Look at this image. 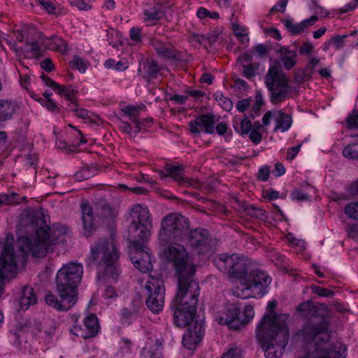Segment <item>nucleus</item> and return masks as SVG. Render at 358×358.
I'll return each instance as SVG.
<instances>
[{"instance_id": "393cba45", "label": "nucleus", "mask_w": 358, "mask_h": 358, "mask_svg": "<svg viewBox=\"0 0 358 358\" xmlns=\"http://www.w3.org/2000/svg\"><path fill=\"white\" fill-rule=\"evenodd\" d=\"M85 328V338L94 337L99 332V324L97 317L94 314L89 315L84 320Z\"/></svg>"}, {"instance_id": "6e6552de", "label": "nucleus", "mask_w": 358, "mask_h": 358, "mask_svg": "<svg viewBox=\"0 0 358 358\" xmlns=\"http://www.w3.org/2000/svg\"><path fill=\"white\" fill-rule=\"evenodd\" d=\"M189 229V222L181 214L171 213L162 218L158 238L161 245H169L164 250L167 259L169 250L174 248L176 250L180 246L186 250L184 246L179 243L186 238Z\"/></svg>"}, {"instance_id": "0eeeda50", "label": "nucleus", "mask_w": 358, "mask_h": 358, "mask_svg": "<svg viewBox=\"0 0 358 358\" xmlns=\"http://www.w3.org/2000/svg\"><path fill=\"white\" fill-rule=\"evenodd\" d=\"M120 253L113 238H102L91 248L89 257L99 266V278L116 282L120 275L118 261Z\"/></svg>"}, {"instance_id": "5fc2aeb1", "label": "nucleus", "mask_w": 358, "mask_h": 358, "mask_svg": "<svg viewBox=\"0 0 358 358\" xmlns=\"http://www.w3.org/2000/svg\"><path fill=\"white\" fill-rule=\"evenodd\" d=\"M41 78L43 80L47 86L52 87L55 91H56L58 87H59V84L50 79L47 75L44 73L41 76Z\"/></svg>"}, {"instance_id": "f8f14e48", "label": "nucleus", "mask_w": 358, "mask_h": 358, "mask_svg": "<svg viewBox=\"0 0 358 358\" xmlns=\"http://www.w3.org/2000/svg\"><path fill=\"white\" fill-rule=\"evenodd\" d=\"M130 218L131 221L128 229V238L148 240L152 228L148 208L140 204L134 205L130 212Z\"/></svg>"}, {"instance_id": "79ce46f5", "label": "nucleus", "mask_w": 358, "mask_h": 358, "mask_svg": "<svg viewBox=\"0 0 358 358\" xmlns=\"http://www.w3.org/2000/svg\"><path fill=\"white\" fill-rule=\"evenodd\" d=\"M56 92L59 94H64L66 97L67 100L70 101L72 103H75L76 99L73 98V90H71L69 87L59 85V87L57 89Z\"/></svg>"}, {"instance_id": "09e8293b", "label": "nucleus", "mask_w": 358, "mask_h": 358, "mask_svg": "<svg viewBox=\"0 0 358 358\" xmlns=\"http://www.w3.org/2000/svg\"><path fill=\"white\" fill-rule=\"evenodd\" d=\"M240 128L242 134H248L252 130V123L248 117L242 120Z\"/></svg>"}, {"instance_id": "5701e85b", "label": "nucleus", "mask_w": 358, "mask_h": 358, "mask_svg": "<svg viewBox=\"0 0 358 358\" xmlns=\"http://www.w3.org/2000/svg\"><path fill=\"white\" fill-rule=\"evenodd\" d=\"M37 303V297L34 293V288L29 286H24L22 289L20 297V305L22 309L27 310L30 306Z\"/></svg>"}, {"instance_id": "603ef678", "label": "nucleus", "mask_w": 358, "mask_h": 358, "mask_svg": "<svg viewBox=\"0 0 358 358\" xmlns=\"http://www.w3.org/2000/svg\"><path fill=\"white\" fill-rule=\"evenodd\" d=\"M50 14L55 13V6L50 0H37Z\"/></svg>"}, {"instance_id": "4468645a", "label": "nucleus", "mask_w": 358, "mask_h": 358, "mask_svg": "<svg viewBox=\"0 0 358 358\" xmlns=\"http://www.w3.org/2000/svg\"><path fill=\"white\" fill-rule=\"evenodd\" d=\"M129 242V254L131 261L134 266L143 273H145L152 268L151 257L145 250L144 241L139 238H127Z\"/></svg>"}, {"instance_id": "9d476101", "label": "nucleus", "mask_w": 358, "mask_h": 358, "mask_svg": "<svg viewBox=\"0 0 358 358\" xmlns=\"http://www.w3.org/2000/svg\"><path fill=\"white\" fill-rule=\"evenodd\" d=\"M264 83L271 93L270 101L273 104L297 95L295 87L289 84L286 74L277 66H271L268 69Z\"/></svg>"}, {"instance_id": "e433bc0d", "label": "nucleus", "mask_w": 358, "mask_h": 358, "mask_svg": "<svg viewBox=\"0 0 358 358\" xmlns=\"http://www.w3.org/2000/svg\"><path fill=\"white\" fill-rule=\"evenodd\" d=\"M345 213L350 217L358 220V201L347 204L345 207Z\"/></svg>"}, {"instance_id": "20e7f679", "label": "nucleus", "mask_w": 358, "mask_h": 358, "mask_svg": "<svg viewBox=\"0 0 358 358\" xmlns=\"http://www.w3.org/2000/svg\"><path fill=\"white\" fill-rule=\"evenodd\" d=\"M83 274V268L80 264L69 262L64 265L58 271L55 279L58 296L48 293L45 296L46 304L60 311L72 308L78 301V285Z\"/></svg>"}, {"instance_id": "ea45409f", "label": "nucleus", "mask_w": 358, "mask_h": 358, "mask_svg": "<svg viewBox=\"0 0 358 358\" xmlns=\"http://www.w3.org/2000/svg\"><path fill=\"white\" fill-rule=\"evenodd\" d=\"M343 154L345 157L357 159H358V145H350L346 146L343 151Z\"/></svg>"}, {"instance_id": "dca6fc26", "label": "nucleus", "mask_w": 358, "mask_h": 358, "mask_svg": "<svg viewBox=\"0 0 358 358\" xmlns=\"http://www.w3.org/2000/svg\"><path fill=\"white\" fill-rule=\"evenodd\" d=\"M145 289L147 291L148 298L146 305L153 313H158L162 310L164 303L165 288L164 282L158 279L148 281Z\"/></svg>"}, {"instance_id": "7c9ffc66", "label": "nucleus", "mask_w": 358, "mask_h": 358, "mask_svg": "<svg viewBox=\"0 0 358 358\" xmlns=\"http://www.w3.org/2000/svg\"><path fill=\"white\" fill-rule=\"evenodd\" d=\"M242 208L248 215L258 218L259 220H264L266 218L265 210L256 208L252 205L243 203L242 204Z\"/></svg>"}, {"instance_id": "b1692460", "label": "nucleus", "mask_w": 358, "mask_h": 358, "mask_svg": "<svg viewBox=\"0 0 358 358\" xmlns=\"http://www.w3.org/2000/svg\"><path fill=\"white\" fill-rule=\"evenodd\" d=\"M41 40L48 49L59 52L62 54H65L68 51L66 42L61 38L54 36L49 38L43 36Z\"/></svg>"}, {"instance_id": "8fccbe9b", "label": "nucleus", "mask_w": 358, "mask_h": 358, "mask_svg": "<svg viewBox=\"0 0 358 358\" xmlns=\"http://www.w3.org/2000/svg\"><path fill=\"white\" fill-rule=\"evenodd\" d=\"M347 37L346 35L343 36H335L332 37L330 41H329V44H333L336 47L337 49H340L343 46V40Z\"/></svg>"}, {"instance_id": "6e6d98bb", "label": "nucleus", "mask_w": 358, "mask_h": 358, "mask_svg": "<svg viewBox=\"0 0 358 358\" xmlns=\"http://www.w3.org/2000/svg\"><path fill=\"white\" fill-rule=\"evenodd\" d=\"M317 20V15H313L309 19L303 20L299 23L302 31L307 27L313 25Z\"/></svg>"}, {"instance_id": "423d86ee", "label": "nucleus", "mask_w": 358, "mask_h": 358, "mask_svg": "<svg viewBox=\"0 0 358 358\" xmlns=\"http://www.w3.org/2000/svg\"><path fill=\"white\" fill-rule=\"evenodd\" d=\"M288 318L287 315L275 318L267 315L259 323L256 335L266 358H278L282 355L289 341Z\"/></svg>"}, {"instance_id": "a878e982", "label": "nucleus", "mask_w": 358, "mask_h": 358, "mask_svg": "<svg viewBox=\"0 0 358 358\" xmlns=\"http://www.w3.org/2000/svg\"><path fill=\"white\" fill-rule=\"evenodd\" d=\"M275 114L276 124L274 131H277L278 130H280L282 132H284L288 130L292 125V116L282 110H277Z\"/></svg>"}, {"instance_id": "e2e57ef3", "label": "nucleus", "mask_w": 358, "mask_h": 358, "mask_svg": "<svg viewBox=\"0 0 358 358\" xmlns=\"http://www.w3.org/2000/svg\"><path fill=\"white\" fill-rule=\"evenodd\" d=\"M262 134L256 129H252L250 133V139L255 144L259 143L262 140Z\"/></svg>"}, {"instance_id": "aec40b11", "label": "nucleus", "mask_w": 358, "mask_h": 358, "mask_svg": "<svg viewBox=\"0 0 358 358\" xmlns=\"http://www.w3.org/2000/svg\"><path fill=\"white\" fill-rule=\"evenodd\" d=\"M188 126L192 134H199L201 127L206 133L212 134L214 132L215 128L214 115L210 113L199 115L194 120L190 121Z\"/></svg>"}, {"instance_id": "69168bd1", "label": "nucleus", "mask_w": 358, "mask_h": 358, "mask_svg": "<svg viewBox=\"0 0 358 358\" xmlns=\"http://www.w3.org/2000/svg\"><path fill=\"white\" fill-rule=\"evenodd\" d=\"M313 50V45L310 42H305L299 49L301 55L310 54Z\"/></svg>"}, {"instance_id": "c85d7f7f", "label": "nucleus", "mask_w": 358, "mask_h": 358, "mask_svg": "<svg viewBox=\"0 0 358 358\" xmlns=\"http://www.w3.org/2000/svg\"><path fill=\"white\" fill-rule=\"evenodd\" d=\"M313 70L309 66H306L303 69H298L294 75V80L296 84H301L312 77Z\"/></svg>"}, {"instance_id": "2eb2a0df", "label": "nucleus", "mask_w": 358, "mask_h": 358, "mask_svg": "<svg viewBox=\"0 0 358 358\" xmlns=\"http://www.w3.org/2000/svg\"><path fill=\"white\" fill-rule=\"evenodd\" d=\"M10 244L3 245L0 255V300L5 289V280L16 276L18 266L14 259Z\"/></svg>"}, {"instance_id": "4be33fe9", "label": "nucleus", "mask_w": 358, "mask_h": 358, "mask_svg": "<svg viewBox=\"0 0 358 358\" xmlns=\"http://www.w3.org/2000/svg\"><path fill=\"white\" fill-rule=\"evenodd\" d=\"M276 53L279 55V59L282 63L285 69L289 71L296 64L297 53L296 50H289L287 47H280L276 50Z\"/></svg>"}, {"instance_id": "7ed1b4c3", "label": "nucleus", "mask_w": 358, "mask_h": 358, "mask_svg": "<svg viewBox=\"0 0 358 358\" xmlns=\"http://www.w3.org/2000/svg\"><path fill=\"white\" fill-rule=\"evenodd\" d=\"M168 260L173 262L178 277V292L172 304L196 308L199 286L194 278L195 266L187 250L180 246L176 250H169Z\"/></svg>"}, {"instance_id": "49530a36", "label": "nucleus", "mask_w": 358, "mask_h": 358, "mask_svg": "<svg viewBox=\"0 0 358 358\" xmlns=\"http://www.w3.org/2000/svg\"><path fill=\"white\" fill-rule=\"evenodd\" d=\"M242 351L238 348H231L223 355L222 358H241Z\"/></svg>"}, {"instance_id": "052dcab7", "label": "nucleus", "mask_w": 358, "mask_h": 358, "mask_svg": "<svg viewBox=\"0 0 358 358\" xmlns=\"http://www.w3.org/2000/svg\"><path fill=\"white\" fill-rule=\"evenodd\" d=\"M276 306H277V303L276 301H270L268 304V306H267V312L264 314V317L262 318H264L266 315H269V316L271 317V318H275L278 316H279V315H274L273 314V310L274 309L276 308ZM281 314H280V315Z\"/></svg>"}, {"instance_id": "72a5a7b5", "label": "nucleus", "mask_w": 358, "mask_h": 358, "mask_svg": "<svg viewBox=\"0 0 358 358\" xmlns=\"http://www.w3.org/2000/svg\"><path fill=\"white\" fill-rule=\"evenodd\" d=\"M25 43L27 46L30 47V51L32 53V57L38 59L43 55V51L38 45L37 38H27Z\"/></svg>"}, {"instance_id": "f3484780", "label": "nucleus", "mask_w": 358, "mask_h": 358, "mask_svg": "<svg viewBox=\"0 0 358 358\" xmlns=\"http://www.w3.org/2000/svg\"><path fill=\"white\" fill-rule=\"evenodd\" d=\"M189 245L199 254L211 252L213 250V241L209 231L197 228L188 231L187 237Z\"/></svg>"}, {"instance_id": "13d9d810", "label": "nucleus", "mask_w": 358, "mask_h": 358, "mask_svg": "<svg viewBox=\"0 0 358 358\" xmlns=\"http://www.w3.org/2000/svg\"><path fill=\"white\" fill-rule=\"evenodd\" d=\"M270 175V170L268 166H264L259 170L257 178L262 181H266Z\"/></svg>"}, {"instance_id": "4d7b16f0", "label": "nucleus", "mask_w": 358, "mask_h": 358, "mask_svg": "<svg viewBox=\"0 0 358 358\" xmlns=\"http://www.w3.org/2000/svg\"><path fill=\"white\" fill-rule=\"evenodd\" d=\"M250 99H244L238 101L236 105L237 109L240 112H245L250 105Z\"/></svg>"}, {"instance_id": "680f3d73", "label": "nucleus", "mask_w": 358, "mask_h": 358, "mask_svg": "<svg viewBox=\"0 0 358 358\" xmlns=\"http://www.w3.org/2000/svg\"><path fill=\"white\" fill-rule=\"evenodd\" d=\"M224 110L226 111H230L233 108V102L231 100L227 97H224V99L219 103Z\"/></svg>"}, {"instance_id": "9b49d317", "label": "nucleus", "mask_w": 358, "mask_h": 358, "mask_svg": "<svg viewBox=\"0 0 358 358\" xmlns=\"http://www.w3.org/2000/svg\"><path fill=\"white\" fill-rule=\"evenodd\" d=\"M95 215L92 207L88 203L81 205L82 219L84 228L89 229L90 232L98 224L112 229L115 222L117 213L112 207L104 200L99 199L95 203Z\"/></svg>"}, {"instance_id": "a18cd8bd", "label": "nucleus", "mask_w": 358, "mask_h": 358, "mask_svg": "<svg viewBox=\"0 0 358 358\" xmlns=\"http://www.w3.org/2000/svg\"><path fill=\"white\" fill-rule=\"evenodd\" d=\"M72 6L77 7L79 10H89L91 9V5L87 3L85 0H69Z\"/></svg>"}, {"instance_id": "864d4df0", "label": "nucleus", "mask_w": 358, "mask_h": 358, "mask_svg": "<svg viewBox=\"0 0 358 358\" xmlns=\"http://www.w3.org/2000/svg\"><path fill=\"white\" fill-rule=\"evenodd\" d=\"M129 36L131 39L136 42L138 43L141 41V29L138 27H133L129 31Z\"/></svg>"}, {"instance_id": "c9c22d12", "label": "nucleus", "mask_w": 358, "mask_h": 358, "mask_svg": "<svg viewBox=\"0 0 358 358\" xmlns=\"http://www.w3.org/2000/svg\"><path fill=\"white\" fill-rule=\"evenodd\" d=\"M271 50V43L258 44L254 47L253 52H256L259 57H266L270 52Z\"/></svg>"}, {"instance_id": "774afa93", "label": "nucleus", "mask_w": 358, "mask_h": 358, "mask_svg": "<svg viewBox=\"0 0 358 358\" xmlns=\"http://www.w3.org/2000/svg\"><path fill=\"white\" fill-rule=\"evenodd\" d=\"M347 123L350 127L358 128V113L350 116L347 120Z\"/></svg>"}, {"instance_id": "39448f33", "label": "nucleus", "mask_w": 358, "mask_h": 358, "mask_svg": "<svg viewBox=\"0 0 358 358\" xmlns=\"http://www.w3.org/2000/svg\"><path fill=\"white\" fill-rule=\"evenodd\" d=\"M83 274V268L80 264L69 262L64 265L58 271L55 279L58 296L48 293L45 296L46 304L60 311L72 308L78 301V285Z\"/></svg>"}, {"instance_id": "3c124183", "label": "nucleus", "mask_w": 358, "mask_h": 358, "mask_svg": "<svg viewBox=\"0 0 358 358\" xmlns=\"http://www.w3.org/2000/svg\"><path fill=\"white\" fill-rule=\"evenodd\" d=\"M145 15L148 17V20H161L164 15L163 12L160 10L149 11L145 10Z\"/></svg>"}, {"instance_id": "ddd939ff", "label": "nucleus", "mask_w": 358, "mask_h": 358, "mask_svg": "<svg viewBox=\"0 0 358 358\" xmlns=\"http://www.w3.org/2000/svg\"><path fill=\"white\" fill-rule=\"evenodd\" d=\"M249 262L244 257L237 254H222L216 260V266L229 278L241 280V282L248 273Z\"/></svg>"}, {"instance_id": "338daca9", "label": "nucleus", "mask_w": 358, "mask_h": 358, "mask_svg": "<svg viewBox=\"0 0 358 358\" xmlns=\"http://www.w3.org/2000/svg\"><path fill=\"white\" fill-rule=\"evenodd\" d=\"M71 331L77 336H80L83 338H86L85 336L86 331L84 330L80 326L73 325V328L71 329Z\"/></svg>"}, {"instance_id": "473e14b6", "label": "nucleus", "mask_w": 358, "mask_h": 358, "mask_svg": "<svg viewBox=\"0 0 358 358\" xmlns=\"http://www.w3.org/2000/svg\"><path fill=\"white\" fill-rule=\"evenodd\" d=\"M20 31L22 32L25 37V41L27 38H33V36H36L37 38L41 39L43 37V33L36 30L32 24H24Z\"/></svg>"}, {"instance_id": "a211bd4d", "label": "nucleus", "mask_w": 358, "mask_h": 358, "mask_svg": "<svg viewBox=\"0 0 358 358\" xmlns=\"http://www.w3.org/2000/svg\"><path fill=\"white\" fill-rule=\"evenodd\" d=\"M271 282V277L263 271L256 268L247 273L242 282L248 289L256 292L258 294H264L266 289Z\"/></svg>"}, {"instance_id": "f03ea898", "label": "nucleus", "mask_w": 358, "mask_h": 358, "mask_svg": "<svg viewBox=\"0 0 358 358\" xmlns=\"http://www.w3.org/2000/svg\"><path fill=\"white\" fill-rule=\"evenodd\" d=\"M296 310L301 316L309 318L302 330L307 341L315 342L316 349L303 358H341L345 356L346 347L340 342L329 344V309L323 303H313L307 301L300 303Z\"/></svg>"}, {"instance_id": "0e129e2a", "label": "nucleus", "mask_w": 358, "mask_h": 358, "mask_svg": "<svg viewBox=\"0 0 358 358\" xmlns=\"http://www.w3.org/2000/svg\"><path fill=\"white\" fill-rule=\"evenodd\" d=\"M41 66L47 72H50L54 69V64L52 60L49 58H46L41 63Z\"/></svg>"}, {"instance_id": "a19ab883", "label": "nucleus", "mask_w": 358, "mask_h": 358, "mask_svg": "<svg viewBox=\"0 0 358 358\" xmlns=\"http://www.w3.org/2000/svg\"><path fill=\"white\" fill-rule=\"evenodd\" d=\"M284 24L286 29L292 35H296L302 32L299 23L294 24L290 19H287L284 21Z\"/></svg>"}, {"instance_id": "f704fd0d", "label": "nucleus", "mask_w": 358, "mask_h": 358, "mask_svg": "<svg viewBox=\"0 0 358 358\" xmlns=\"http://www.w3.org/2000/svg\"><path fill=\"white\" fill-rule=\"evenodd\" d=\"M312 292L317 294L319 296H324L331 298L334 295V292L331 289H328L317 285H313L310 286Z\"/></svg>"}, {"instance_id": "c756f323", "label": "nucleus", "mask_w": 358, "mask_h": 358, "mask_svg": "<svg viewBox=\"0 0 358 358\" xmlns=\"http://www.w3.org/2000/svg\"><path fill=\"white\" fill-rule=\"evenodd\" d=\"M14 106L6 101H0V121H5L11 117L14 113Z\"/></svg>"}, {"instance_id": "bf43d9fd", "label": "nucleus", "mask_w": 358, "mask_h": 358, "mask_svg": "<svg viewBox=\"0 0 358 358\" xmlns=\"http://www.w3.org/2000/svg\"><path fill=\"white\" fill-rule=\"evenodd\" d=\"M232 28L234 34L237 37H243L246 36L248 35V33L245 31V29L242 28L237 23H233L232 24Z\"/></svg>"}, {"instance_id": "de8ad7c7", "label": "nucleus", "mask_w": 358, "mask_h": 358, "mask_svg": "<svg viewBox=\"0 0 358 358\" xmlns=\"http://www.w3.org/2000/svg\"><path fill=\"white\" fill-rule=\"evenodd\" d=\"M254 315L255 310L253 306L250 305L246 306L243 311L244 319H241L242 321H244V326L254 317Z\"/></svg>"}, {"instance_id": "4c0bfd02", "label": "nucleus", "mask_w": 358, "mask_h": 358, "mask_svg": "<svg viewBox=\"0 0 358 358\" xmlns=\"http://www.w3.org/2000/svg\"><path fill=\"white\" fill-rule=\"evenodd\" d=\"M243 75L248 79L253 78L256 75V71L259 69L258 64L249 63L243 64Z\"/></svg>"}, {"instance_id": "1a4fd4ad", "label": "nucleus", "mask_w": 358, "mask_h": 358, "mask_svg": "<svg viewBox=\"0 0 358 358\" xmlns=\"http://www.w3.org/2000/svg\"><path fill=\"white\" fill-rule=\"evenodd\" d=\"M174 308L173 319L175 324L180 327H187V332L183 336V344L188 349L198 345L204 334L203 322L195 319L196 308L192 310L187 307L171 304Z\"/></svg>"}, {"instance_id": "58836bf2", "label": "nucleus", "mask_w": 358, "mask_h": 358, "mask_svg": "<svg viewBox=\"0 0 358 358\" xmlns=\"http://www.w3.org/2000/svg\"><path fill=\"white\" fill-rule=\"evenodd\" d=\"M17 194L11 193L8 194H0V206L2 205H11L17 203Z\"/></svg>"}, {"instance_id": "6ab92c4d", "label": "nucleus", "mask_w": 358, "mask_h": 358, "mask_svg": "<svg viewBox=\"0 0 358 358\" xmlns=\"http://www.w3.org/2000/svg\"><path fill=\"white\" fill-rule=\"evenodd\" d=\"M241 308L235 304H229L227 308L217 317L220 324L227 325L230 329L238 330L244 326V321L240 317Z\"/></svg>"}, {"instance_id": "412c9836", "label": "nucleus", "mask_w": 358, "mask_h": 358, "mask_svg": "<svg viewBox=\"0 0 358 358\" xmlns=\"http://www.w3.org/2000/svg\"><path fill=\"white\" fill-rule=\"evenodd\" d=\"M164 171L169 173V177L173 178L178 184L183 187H196L199 181L188 178H185L182 173L185 170V166L182 164L178 166H173L166 164L164 167Z\"/></svg>"}, {"instance_id": "c03bdc74", "label": "nucleus", "mask_w": 358, "mask_h": 358, "mask_svg": "<svg viewBox=\"0 0 358 358\" xmlns=\"http://www.w3.org/2000/svg\"><path fill=\"white\" fill-rule=\"evenodd\" d=\"M139 310V304H131L129 307L122 309V316L126 319H129L135 315Z\"/></svg>"}, {"instance_id": "f257e3e1", "label": "nucleus", "mask_w": 358, "mask_h": 358, "mask_svg": "<svg viewBox=\"0 0 358 358\" xmlns=\"http://www.w3.org/2000/svg\"><path fill=\"white\" fill-rule=\"evenodd\" d=\"M20 227L23 232L31 236H22L18 238V252L14 249L13 237L9 239L7 236V240L3 243V245H10V252L17 266L19 264L24 265L29 252L35 257H45L51 249V246L60 241V238L68 231L65 226L57 225L53 229L48 227L43 213L37 210L24 211L20 217Z\"/></svg>"}, {"instance_id": "bb28decb", "label": "nucleus", "mask_w": 358, "mask_h": 358, "mask_svg": "<svg viewBox=\"0 0 358 358\" xmlns=\"http://www.w3.org/2000/svg\"><path fill=\"white\" fill-rule=\"evenodd\" d=\"M144 107L140 106H126L122 108L121 110L127 116L129 117L130 120L136 124L135 134H137L141 130V123L137 120V117L140 115V110Z\"/></svg>"}, {"instance_id": "37998d69", "label": "nucleus", "mask_w": 358, "mask_h": 358, "mask_svg": "<svg viewBox=\"0 0 358 358\" xmlns=\"http://www.w3.org/2000/svg\"><path fill=\"white\" fill-rule=\"evenodd\" d=\"M72 68L78 69L80 72L84 73L87 69L86 64L83 59L78 56H74L72 62H70Z\"/></svg>"}, {"instance_id": "2f4dec72", "label": "nucleus", "mask_w": 358, "mask_h": 358, "mask_svg": "<svg viewBox=\"0 0 358 358\" xmlns=\"http://www.w3.org/2000/svg\"><path fill=\"white\" fill-rule=\"evenodd\" d=\"M157 54L162 57L176 61H178L180 57V53L173 49L169 45H164V47H162Z\"/></svg>"}, {"instance_id": "cd10ccee", "label": "nucleus", "mask_w": 358, "mask_h": 358, "mask_svg": "<svg viewBox=\"0 0 358 358\" xmlns=\"http://www.w3.org/2000/svg\"><path fill=\"white\" fill-rule=\"evenodd\" d=\"M143 69L145 72L143 77L148 80L157 78L160 70L157 62L153 59H147L143 64Z\"/></svg>"}]
</instances>
